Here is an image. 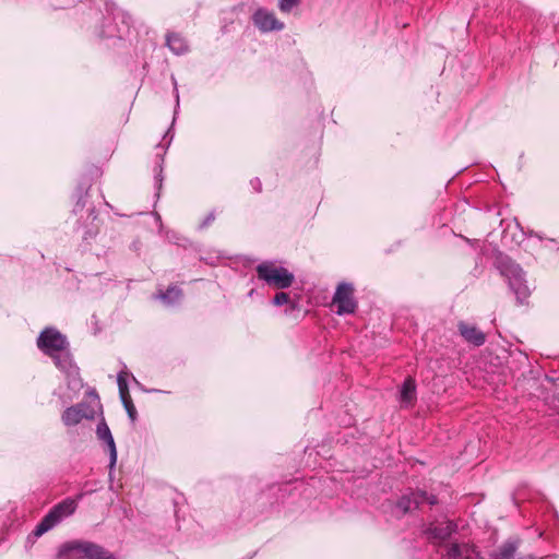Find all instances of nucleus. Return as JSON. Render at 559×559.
Returning a JSON list of instances; mask_svg holds the SVG:
<instances>
[{"label":"nucleus","instance_id":"f257e3e1","mask_svg":"<svg viewBox=\"0 0 559 559\" xmlns=\"http://www.w3.org/2000/svg\"><path fill=\"white\" fill-rule=\"evenodd\" d=\"M58 556L63 559H116L103 546L88 540H70L62 544Z\"/></svg>","mask_w":559,"mask_h":559},{"label":"nucleus","instance_id":"f03ea898","mask_svg":"<svg viewBox=\"0 0 559 559\" xmlns=\"http://www.w3.org/2000/svg\"><path fill=\"white\" fill-rule=\"evenodd\" d=\"M82 497L83 493H80L76 498H66L61 502L53 506L37 524L34 534L36 536H41L58 525L63 519L72 515L76 511L78 503Z\"/></svg>","mask_w":559,"mask_h":559},{"label":"nucleus","instance_id":"7ed1b4c3","mask_svg":"<svg viewBox=\"0 0 559 559\" xmlns=\"http://www.w3.org/2000/svg\"><path fill=\"white\" fill-rule=\"evenodd\" d=\"M257 276L269 286L285 289L292 286L295 276L286 267L277 265L274 261H264L255 267Z\"/></svg>","mask_w":559,"mask_h":559},{"label":"nucleus","instance_id":"20e7f679","mask_svg":"<svg viewBox=\"0 0 559 559\" xmlns=\"http://www.w3.org/2000/svg\"><path fill=\"white\" fill-rule=\"evenodd\" d=\"M502 275L508 278L509 286L515 294L520 304L524 302L530 296V289L524 278V272L519 264L508 262L501 270Z\"/></svg>","mask_w":559,"mask_h":559},{"label":"nucleus","instance_id":"39448f33","mask_svg":"<svg viewBox=\"0 0 559 559\" xmlns=\"http://www.w3.org/2000/svg\"><path fill=\"white\" fill-rule=\"evenodd\" d=\"M37 346L45 355L51 357L67 349L69 342L57 329L46 328L40 332L37 338Z\"/></svg>","mask_w":559,"mask_h":559},{"label":"nucleus","instance_id":"423d86ee","mask_svg":"<svg viewBox=\"0 0 559 559\" xmlns=\"http://www.w3.org/2000/svg\"><path fill=\"white\" fill-rule=\"evenodd\" d=\"M51 358L56 367L68 378L69 386L73 390H79L82 386V380L80 378L79 367L74 364L69 347L57 353V355H52Z\"/></svg>","mask_w":559,"mask_h":559},{"label":"nucleus","instance_id":"0eeeda50","mask_svg":"<svg viewBox=\"0 0 559 559\" xmlns=\"http://www.w3.org/2000/svg\"><path fill=\"white\" fill-rule=\"evenodd\" d=\"M333 305L336 306V313L338 316L354 313L357 308V302L354 299V287L348 283H341L333 296Z\"/></svg>","mask_w":559,"mask_h":559},{"label":"nucleus","instance_id":"6e6552de","mask_svg":"<svg viewBox=\"0 0 559 559\" xmlns=\"http://www.w3.org/2000/svg\"><path fill=\"white\" fill-rule=\"evenodd\" d=\"M429 503L431 506L438 502L436 496L428 495L426 491L417 490L412 491L409 495L403 496L396 504V508L403 513H407L423 503Z\"/></svg>","mask_w":559,"mask_h":559},{"label":"nucleus","instance_id":"1a4fd4ad","mask_svg":"<svg viewBox=\"0 0 559 559\" xmlns=\"http://www.w3.org/2000/svg\"><path fill=\"white\" fill-rule=\"evenodd\" d=\"M96 435L109 454V468L111 471L115 468L117 463V448L111 431L104 419L97 424Z\"/></svg>","mask_w":559,"mask_h":559},{"label":"nucleus","instance_id":"9d476101","mask_svg":"<svg viewBox=\"0 0 559 559\" xmlns=\"http://www.w3.org/2000/svg\"><path fill=\"white\" fill-rule=\"evenodd\" d=\"M252 20L261 32L281 31L284 28V24L275 17L274 13L265 9L257 10Z\"/></svg>","mask_w":559,"mask_h":559},{"label":"nucleus","instance_id":"9b49d317","mask_svg":"<svg viewBox=\"0 0 559 559\" xmlns=\"http://www.w3.org/2000/svg\"><path fill=\"white\" fill-rule=\"evenodd\" d=\"M455 531V524L451 521L431 524L425 531V534L429 540L435 543H441L449 538L451 534Z\"/></svg>","mask_w":559,"mask_h":559},{"label":"nucleus","instance_id":"f8f14e48","mask_svg":"<svg viewBox=\"0 0 559 559\" xmlns=\"http://www.w3.org/2000/svg\"><path fill=\"white\" fill-rule=\"evenodd\" d=\"M461 336L474 346H481L486 342V335L476 325L460 321L457 324Z\"/></svg>","mask_w":559,"mask_h":559},{"label":"nucleus","instance_id":"ddd939ff","mask_svg":"<svg viewBox=\"0 0 559 559\" xmlns=\"http://www.w3.org/2000/svg\"><path fill=\"white\" fill-rule=\"evenodd\" d=\"M442 559H480V557L473 546L452 544Z\"/></svg>","mask_w":559,"mask_h":559},{"label":"nucleus","instance_id":"4468645a","mask_svg":"<svg viewBox=\"0 0 559 559\" xmlns=\"http://www.w3.org/2000/svg\"><path fill=\"white\" fill-rule=\"evenodd\" d=\"M518 545V540L509 539L497 550L491 552L489 559H523L521 557H516Z\"/></svg>","mask_w":559,"mask_h":559},{"label":"nucleus","instance_id":"2eb2a0df","mask_svg":"<svg viewBox=\"0 0 559 559\" xmlns=\"http://www.w3.org/2000/svg\"><path fill=\"white\" fill-rule=\"evenodd\" d=\"M86 417L83 405L79 404L75 406L68 407L62 414V421L66 426H75L81 423V420Z\"/></svg>","mask_w":559,"mask_h":559},{"label":"nucleus","instance_id":"dca6fc26","mask_svg":"<svg viewBox=\"0 0 559 559\" xmlns=\"http://www.w3.org/2000/svg\"><path fill=\"white\" fill-rule=\"evenodd\" d=\"M400 400L406 406L412 405L413 402L416 400V383L413 378H407L403 382L400 392Z\"/></svg>","mask_w":559,"mask_h":559},{"label":"nucleus","instance_id":"f3484780","mask_svg":"<svg viewBox=\"0 0 559 559\" xmlns=\"http://www.w3.org/2000/svg\"><path fill=\"white\" fill-rule=\"evenodd\" d=\"M167 46L176 55H182L188 50V45L182 36L176 33L167 35Z\"/></svg>","mask_w":559,"mask_h":559},{"label":"nucleus","instance_id":"a211bd4d","mask_svg":"<svg viewBox=\"0 0 559 559\" xmlns=\"http://www.w3.org/2000/svg\"><path fill=\"white\" fill-rule=\"evenodd\" d=\"M182 296V290L177 286H169L166 292L159 293L158 297L168 305L177 302Z\"/></svg>","mask_w":559,"mask_h":559},{"label":"nucleus","instance_id":"6ab92c4d","mask_svg":"<svg viewBox=\"0 0 559 559\" xmlns=\"http://www.w3.org/2000/svg\"><path fill=\"white\" fill-rule=\"evenodd\" d=\"M86 195H87V188L80 187L78 190V194H76L78 200L73 207L74 214H79L80 212L83 211L85 203H86Z\"/></svg>","mask_w":559,"mask_h":559},{"label":"nucleus","instance_id":"aec40b11","mask_svg":"<svg viewBox=\"0 0 559 559\" xmlns=\"http://www.w3.org/2000/svg\"><path fill=\"white\" fill-rule=\"evenodd\" d=\"M121 399V402L128 413V416L130 417V419L132 421H134L136 419V409H135V406L131 400V396L130 394L129 395H123V396H120Z\"/></svg>","mask_w":559,"mask_h":559},{"label":"nucleus","instance_id":"412c9836","mask_svg":"<svg viewBox=\"0 0 559 559\" xmlns=\"http://www.w3.org/2000/svg\"><path fill=\"white\" fill-rule=\"evenodd\" d=\"M272 302L274 306H283L286 304H290V296H289V294H287L285 292H280L274 296ZM294 308H295V305L292 302V309H294Z\"/></svg>","mask_w":559,"mask_h":559},{"label":"nucleus","instance_id":"4be33fe9","mask_svg":"<svg viewBox=\"0 0 559 559\" xmlns=\"http://www.w3.org/2000/svg\"><path fill=\"white\" fill-rule=\"evenodd\" d=\"M126 376H127L126 372H120L117 377L120 396L129 395V389H128Z\"/></svg>","mask_w":559,"mask_h":559},{"label":"nucleus","instance_id":"5701e85b","mask_svg":"<svg viewBox=\"0 0 559 559\" xmlns=\"http://www.w3.org/2000/svg\"><path fill=\"white\" fill-rule=\"evenodd\" d=\"M299 0H280L278 7L283 12H289L298 4Z\"/></svg>","mask_w":559,"mask_h":559},{"label":"nucleus","instance_id":"b1692460","mask_svg":"<svg viewBox=\"0 0 559 559\" xmlns=\"http://www.w3.org/2000/svg\"><path fill=\"white\" fill-rule=\"evenodd\" d=\"M163 179V168L162 165H158L155 174V182L158 190L162 188Z\"/></svg>","mask_w":559,"mask_h":559},{"label":"nucleus","instance_id":"393cba45","mask_svg":"<svg viewBox=\"0 0 559 559\" xmlns=\"http://www.w3.org/2000/svg\"><path fill=\"white\" fill-rule=\"evenodd\" d=\"M250 185L251 187L253 188V190L255 192H260L261 191V188H262V185H261V181L259 178H254L250 181Z\"/></svg>","mask_w":559,"mask_h":559},{"label":"nucleus","instance_id":"a878e982","mask_svg":"<svg viewBox=\"0 0 559 559\" xmlns=\"http://www.w3.org/2000/svg\"><path fill=\"white\" fill-rule=\"evenodd\" d=\"M214 219H215V215H214V213H210V214L205 217V219L203 221V223H202L201 227H206V226H209V225H210Z\"/></svg>","mask_w":559,"mask_h":559},{"label":"nucleus","instance_id":"bb28decb","mask_svg":"<svg viewBox=\"0 0 559 559\" xmlns=\"http://www.w3.org/2000/svg\"><path fill=\"white\" fill-rule=\"evenodd\" d=\"M95 233L96 230H85L83 237L86 239L87 237L93 236Z\"/></svg>","mask_w":559,"mask_h":559},{"label":"nucleus","instance_id":"cd10ccee","mask_svg":"<svg viewBox=\"0 0 559 559\" xmlns=\"http://www.w3.org/2000/svg\"><path fill=\"white\" fill-rule=\"evenodd\" d=\"M102 35L106 36V37H114L115 36V34L112 32H110V31H103Z\"/></svg>","mask_w":559,"mask_h":559},{"label":"nucleus","instance_id":"c85d7f7f","mask_svg":"<svg viewBox=\"0 0 559 559\" xmlns=\"http://www.w3.org/2000/svg\"><path fill=\"white\" fill-rule=\"evenodd\" d=\"M88 211H90V215H92V216H93V219H95V218H96V215H95V211H94V209H91V210H88Z\"/></svg>","mask_w":559,"mask_h":559},{"label":"nucleus","instance_id":"c756f323","mask_svg":"<svg viewBox=\"0 0 559 559\" xmlns=\"http://www.w3.org/2000/svg\"><path fill=\"white\" fill-rule=\"evenodd\" d=\"M176 99H177V104L179 103V95H178V91L176 90Z\"/></svg>","mask_w":559,"mask_h":559}]
</instances>
